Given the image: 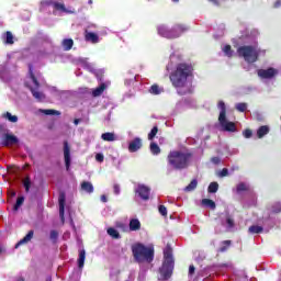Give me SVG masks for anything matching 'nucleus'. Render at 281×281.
<instances>
[{"instance_id": "nucleus-9", "label": "nucleus", "mask_w": 281, "mask_h": 281, "mask_svg": "<svg viewBox=\"0 0 281 281\" xmlns=\"http://www.w3.org/2000/svg\"><path fill=\"white\" fill-rule=\"evenodd\" d=\"M41 12H46L48 14H55L58 15V12H67V9H65V4L60 2H54L52 0H44L41 2L40 5Z\"/></svg>"}, {"instance_id": "nucleus-52", "label": "nucleus", "mask_w": 281, "mask_h": 281, "mask_svg": "<svg viewBox=\"0 0 281 281\" xmlns=\"http://www.w3.org/2000/svg\"><path fill=\"white\" fill-rule=\"evenodd\" d=\"M158 212L159 214H161V216H168V209L166 207V205H159Z\"/></svg>"}, {"instance_id": "nucleus-50", "label": "nucleus", "mask_w": 281, "mask_h": 281, "mask_svg": "<svg viewBox=\"0 0 281 281\" xmlns=\"http://www.w3.org/2000/svg\"><path fill=\"white\" fill-rule=\"evenodd\" d=\"M146 280V268L144 266H140V270L138 273V281H144Z\"/></svg>"}, {"instance_id": "nucleus-20", "label": "nucleus", "mask_w": 281, "mask_h": 281, "mask_svg": "<svg viewBox=\"0 0 281 281\" xmlns=\"http://www.w3.org/2000/svg\"><path fill=\"white\" fill-rule=\"evenodd\" d=\"M221 52H222L223 56H225L226 58H234V56H236V54H238L234 49H232V45H229V44H222Z\"/></svg>"}, {"instance_id": "nucleus-54", "label": "nucleus", "mask_w": 281, "mask_h": 281, "mask_svg": "<svg viewBox=\"0 0 281 281\" xmlns=\"http://www.w3.org/2000/svg\"><path fill=\"white\" fill-rule=\"evenodd\" d=\"M229 176V169L224 168L222 169L218 173L217 177H220L221 179H223L224 177H228Z\"/></svg>"}, {"instance_id": "nucleus-16", "label": "nucleus", "mask_w": 281, "mask_h": 281, "mask_svg": "<svg viewBox=\"0 0 281 281\" xmlns=\"http://www.w3.org/2000/svg\"><path fill=\"white\" fill-rule=\"evenodd\" d=\"M251 190V186L249 182H239L232 189L233 194L243 199L245 196V192H249Z\"/></svg>"}, {"instance_id": "nucleus-51", "label": "nucleus", "mask_w": 281, "mask_h": 281, "mask_svg": "<svg viewBox=\"0 0 281 281\" xmlns=\"http://www.w3.org/2000/svg\"><path fill=\"white\" fill-rule=\"evenodd\" d=\"M222 247H220L218 251L221 252H224V251H227V247H229V245H232V241L231 240H224L222 243Z\"/></svg>"}, {"instance_id": "nucleus-48", "label": "nucleus", "mask_w": 281, "mask_h": 281, "mask_svg": "<svg viewBox=\"0 0 281 281\" xmlns=\"http://www.w3.org/2000/svg\"><path fill=\"white\" fill-rule=\"evenodd\" d=\"M235 109L239 111V113H245L247 111V103H237L235 104Z\"/></svg>"}, {"instance_id": "nucleus-34", "label": "nucleus", "mask_w": 281, "mask_h": 281, "mask_svg": "<svg viewBox=\"0 0 281 281\" xmlns=\"http://www.w3.org/2000/svg\"><path fill=\"white\" fill-rule=\"evenodd\" d=\"M265 135H269V126H267V125H262L257 130V137L259 139H262V137H265Z\"/></svg>"}, {"instance_id": "nucleus-6", "label": "nucleus", "mask_w": 281, "mask_h": 281, "mask_svg": "<svg viewBox=\"0 0 281 281\" xmlns=\"http://www.w3.org/2000/svg\"><path fill=\"white\" fill-rule=\"evenodd\" d=\"M175 271V257L172 256V247L166 246L164 249V262L159 268L158 280H170Z\"/></svg>"}, {"instance_id": "nucleus-62", "label": "nucleus", "mask_w": 281, "mask_h": 281, "mask_svg": "<svg viewBox=\"0 0 281 281\" xmlns=\"http://www.w3.org/2000/svg\"><path fill=\"white\" fill-rule=\"evenodd\" d=\"M194 271H195L194 266H190L189 267V276H192L194 273Z\"/></svg>"}, {"instance_id": "nucleus-4", "label": "nucleus", "mask_w": 281, "mask_h": 281, "mask_svg": "<svg viewBox=\"0 0 281 281\" xmlns=\"http://www.w3.org/2000/svg\"><path fill=\"white\" fill-rule=\"evenodd\" d=\"M29 76L30 81L25 82V86L30 89L33 98L37 100V102H43L45 100V93L41 92V86L45 83V79H43V76L41 72H34V66L32 64H29Z\"/></svg>"}, {"instance_id": "nucleus-39", "label": "nucleus", "mask_w": 281, "mask_h": 281, "mask_svg": "<svg viewBox=\"0 0 281 281\" xmlns=\"http://www.w3.org/2000/svg\"><path fill=\"white\" fill-rule=\"evenodd\" d=\"M149 150L151 155H159L161 153V148H159V145H157V143H150Z\"/></svg>"}, {"instance_id": "nucleus-29", "label": "nucleus", "mask_w": 281, "mask_h": 281, "mask_svg": "<svg viewBox=\"0 0 281 281\" xmlns=\"http://www.w3.org/2000/svg\"><path fill=\"white\" fill-rule=\"evenodd\" d=\"M177 60H179V54L177 53H172L170 55V61L168 63L166 70L167 71H172L173 67H175V63H177Z\"/></svg>"}, {"instance_id": "nucleus-38", "label": "nucleus", "mask_w": 281, "mask_h": 281, "mask_svg": "<svg viewBox=\"0 0 281 281\" xmlns=\"http://www.w3.org/2000/svg\"><path fill=\"white\" fill-rule=\"evenodd\" d=\"M196 186H199V181L193 179L186 188L184 192H194L196 190Z\"/></svg>"}, {"instance_id": "nucleus-21", "label": "nucleus", "mask_w": 281, "mask_h": 281, "mask_svg": "<svg viewBox=\"0 0 281 281\" xmlns=\"http://www.w3.org/2000/svg\"><path fill=\"white\" fill-rule=\"evenodd\" d=\"M65 193H60L58 198L59 203V217L61 223H65V201H66Z\"/></svg>"}, {"instance_id": "nucleus-18", "label": "nucleus", "mask_w": 281, "mask_h": 281, "mask_svg": "<svg viewBox=\"0 0 281 281\" xmlns=\"http://www.w3.org/2000/svg\"><path fill=\"white\" fill-rule=\"evenodd\" d=\"M2 146H14V144H19V137L12 134H4L2 137Z\"/></svg>"}, {"instance_id": "nucleus-63", "label": "nucleus", "mask_w": 281, "mask_h": 281, "mask_svg": "<svg viewBox=\"0 0 281 281\" xmlns=\"http://www.w3.org/2000/svg\"><path fill=\"white\" fill-rule=\"evenodd\" d=\"M273 8H281V0H277L273 4Z\"/></svg>"}, {"instance_id": "nucleus-44", "label": "nucleus", "mask_w": 281, "mask_h": 281, "mask_svg": "<svg viewBox=\"0 0 281 281\" xmlns=\"http://www.w3.org/2000/svg\"><path fill=\"white\" fill-rule=\"evenodd\" d=\"M58 231L53 229L49 232V240H52L53 245H56V243H58Z\"/></svg>"}, {"instance_id": "nucleus-7", "label": "nucleus", "mask_w": 281, "mask_h": 281, "mask_svg": "<svg viewBox=\"0 0 281 281\" xmlns=\"http://www.w3.org/2000/svg\"><path fill=\"white\" fill-rule=\"evenodd\" d=\"M188 30L190 29L184 24H176L172 27L161 24L157 27V32L162 38H179V36L186 34Z\"/></svg>"}, {"instance_id": "nucleus-24", "label": "nucleus", "mask_w": 281, "mask_h": 281, "mask_svg": "<svg viewBox=\"0 0 281 281\" xmlns=\"http://www.w3.org/2000/svg\"><path fill=\"white\" fill-rule=\"evenodd\" d=\"M187 110H188V108L186 105V101H184V99H182L176 103V106H175L173 111L171 112V115H179V113H183V111H187Z\"/></svg>"}, {"instance_id": "nucleus-1", "label": "nucleus", "mask_w": 281, "mask_h": 281, "mask_svg": "<svg viewBox=\"0 0 281 281\" xmlns=\"http://www.w3.org/2000/svg\"><path fill=\"white\" fill-rule=\"evenodd\" d=\"M238 43L241 46L237 48V56L247 63V65L244 66V69L246 71L256 69L255 63H258L260 56H265V54H267V50L258 46V36L256 35V31H243L238 38Z\"/></svg>"}, {"instance_id": "nucleus-53", "label": "nucleus", "mask_w": 281, "mask_h": 281, "mask_svg": "<svg viewBox=\"0 0 281 281\" xmlns=\"http://www.w3.org/2000/svg\"><path fill=\"white\" fill-rule=\"evenodd\" d=\"M243 135H244L245 139H251V137L254 136V132L251 130L247 128L243 132Z\"/></svg>"}, {"instance_id": "nucleus-58", "label": "nucleus", "mask_w": 281, "mask_h": 281, "mask_svg": "<svg viewBox=\"0 0 281 281\" xmlns=\"http://www.w3.org/2000/svg\"><path fill=\"white\" fill-rule=\"evenodd\" d=\"M95 160L99 161V164H102V161H104V154H97L95 155Z\"/></svg>"}, {"instance_id": "nucleus-2", "label": "nucleus", "mask_w": 281, "mask_h": 281, "mask_svg": "<svg viewBox=\"0 0 281 281\" xmlns=\"http://www.w3.org/2000/svg\"><path fill=\"white\" fill-rule=\"evenodd\" d=\"M192 71L194 68L190 63H179L176 65V69L171 71L170 82L179 95L192 93Z\"/></svg>"}, {"instance_id": "nucleus-36", "label": "nucleus", "mask_w": 281, "mask_h": 281, "mask_svg": "<svg viewBox=\"0 0 281 281\" xmlns=\"http://www.w3.org/2000/svg\"><path fill=\"white\" fill-rule=\"evenodd\" d=\"M149 93H151V95H161V93H164V88H161L157 85H153L149 88Z\"/></svg>"}, {"instance_id": "nucleus-15", "label": "nucleus", "mask_w": 281, "mask_h": 281, "mask_svg": "<svg viewBox=\"0 0 281 281\" xmlns=\"http://www.w3.org/2000/svg\"><path fill=\"white\" fill-rule=\"evenodd\" d=\"M220 221L226 232H232L234 229V217L229 214V211H224L220 215Z\"/></svg>"}, {"instance_id": "nucleus-40", "label": "nucleus", "mask_w": 281, "mask_h": 281, "mask_svg": "<svg viewBox=\"0 0 281 281\" xmlns=\"http://www.w3.org/2000/svg\"><path fill=\"white\" fill-rule=\"evenodd\" d=\"M210 194H216L218 192V182H211L207 188Z\"/></svg>"}, {"instance_id": "nucleus-60", "label": "nucleus", "mask_w": 281, "mask_h": 281, "mask_svg": "<svg viewBox=\"0 0 281 281\" xmlns=\"http://www.w3.org/2000/svg\"><path fill=\"white\" fill-rule=\"evenodd\" d=\"M113 192L114 194H116V196L120 195V192H121L120 184H114Z\"/></svg>"}, {"instance_id": "nucleus-13", "label": "nucleus", "mask_w": 281, "mask_h": 281, "mask_svg": "<svg viewBox=\"0 0 281 281\" xmlns=\"http://www.w3.org/2000/svg\"><path fill=\"white\" fill-rule=\"evenodd\" d=\"M43 40V49L37 52V58H45L46 56L54 54V43H52V38H49L47 35H44Z\"/></svg>"}, {"instance_id": "nucleus-28", "label": "nucleus", "mask_w": 281, "mask_h": 281, "mask_svg": "<svg viewBox=\"0 0 281 281\" xmlns=\"http://www.w3.org/2000/svg\"><path fill=\"white\" fill-rule=\"evenodd\" d=\"M142 229V223L137 218H132L130 221V232H139Z\"/></svg>"}, {"instance_id": "nucleus-46", "label": "nucleus", "mask_w": 281, "mask_h": 281, "mask_svg": "<svg viewBox=\"0 0 281 281\" xmlns=\"http://www.w3.org/2000/svg\"><path fill=\"white\" fill-rule=\"evenodd\" d=\"M157 133H159V127L154 126L148 134L149 142H153L155 139V137H157Z\"/></svg>"}, {"instance_id": "nucleus-64", "label": "nucleus", "mask_w": 281, "mask_h": 281, "mask_svg": "<svg viewBox=\"0 0 281 281\" xmlns=\"http://www.w3.org/2000/svg\"><path fill=\"white\" fill-rule=\"evenodd\" d=\"M101 201H102V203H106V201H109V199H106V195H101Z\"/></svg>"}, {"instance_id": "nucleus-17", "label": "nucleus", "mask_w": 281, "mask_h": 281, "mask_svg": "<svg viewBox=\"0 0 281 281\" xmlns=\"http://www.w3.org/2000/svg\"><path fill=\"white\" fill-rule=\"evenodd\" d=\"M64 159L67 172H69L71 168V149L69 148V143L67 140L64 142Z\"/></svg>"}, {"instance_id": "nucleus-37", "label": "nucleus", "mask_w": 281, "mask_h": 281, "mask_svg": "<svg viewBox=\"0 0 281 281\" xmlns=\"http://www.w3.org/2000/svg\"><path fill=\"white\" fill-rule=\"evenodd\" d=\"M183 100L187 109H196V100L194 98H186Z\"/></svg>"}, {"instance_id": "nucleus-22", "label": "nucleus", "mask_w": 281, "mask_h": 281, "mask_svg": "<svg viewBox=\"0 0 281 281\" xmlns=\"http://www.w3.org/2000/svg\"><path fill=\"white\" fill-rule=\"evenodd\" d=\"M109 89V82H101L99 87L92 90V98H100Z\"/></svg>"}, {"instance_id": "nucleus-43", "label": "nucleus", "mask_w": 281, "mask_h": 281, "mask_svg": "<svg viewBox=\"0 0 281 281\" xmlns=\"http://www.w3.org/2000/svg\"><path fill=\"white\" fill-rule=\"evenodd\" d=\"M249 234H262L263 228L262 226L252 225L248 228Z\"/></svg>"}, {"instance_id": "nucleus-3", "label": "nucleus", "mask_w": 281, "mask_h": 281, "mask_svg": "<svg viewBox=\"0 0 281 281\" xmlns=\"http://www.w3.org/2000/svg\"><path fill=\"white\" fill-rule=\"evenodd\" d=\"M168 166L173 170H186L192 164V153L188 150H172L167 156Z\"/></svg>"}, {"instance_id": "nucleus-11", "label": "nucleus", "mask_w": 281, "mask_h": 281, "mask_svg": "<svg viewBox=\"0 0 281 281\" xmlns=\"http://www.w3.org/2000/svg\"><path fill=\"white\" fill-rule=\"evenodd\" d=\"M14 67H10L8 64L0 65V80L5 85H10L13 78L16 76V71Z\"/></svg>"}, {"instance_id": "nucleus-42", "label": "nucleus", "mask_w": 281, "mask_h": 281, "mask_svg": "<svg viewBox=\"0 0 281 281\" xmlns=\"http://www.w3.org/2000/svg\"><path fill=\"white\" fill-rule=\"evenodd\" d=\"M108 234L111 236V238L120 239L122 236H120V232L117 229L110 227L106 229Z\"/></svg>"}, {"instance_id": "nucleus-12", "label": "nucleus", "mask_w": 281, "mask_h": 281, "mask_svg": "<svg viewBox=\"0 0 281 281\" xmlns=\"http://www.w3.org/2000/svg\"><path fill=\"white\" fill-rule=\"evenodd\" d=\"M279 75H280V69L273 68V67H268L266 69L257 70V76L261 80H274V78H278Z\"/></svg>"}, {"instance_id": "nucleus-33", "label": "nucleus", "mask_w": 281, "mask_h": 281, "mask_svg": "<svg viewBox=\"0 0 281 281\" xmlns=\"http://www.w3.org/2000/svg\"><path fill=\"white\" fill-rule=\"evenodd\" d=\"M61 47L65 52H69L71 49V47H74V40L72 38L63 40Z\"/></svg>"}, {"instance_id": "nucleus-41", "label": "nucleus", "mask_w": 281, "mask_h": 281, "mask_svg": "<svg viewBox=\"0 0 281 281\" xmlns=\"http://www.w3.org/2000/svg\"><path fill=\"white\" fill-rule=\"evenodd\" d=\"M3 117L5 120H8L9 122H12V124H16V122H19V116L12 115V113H10V112L4 113Z\"/></svg>"}, {"instance_id": "nucleus-30", "label": "nucleus", "mask_w": 281, "mask_h": 281, "mask_svg": "<svg viewBox=\"0 0 281 281\" xmlns=\"http://www.w3.org/2000/svg\"><path fill=\"white\" fill-rule=\"evenodd\" d=\"M2 41L5 43V45H13L14 44V35H12V32L8 31L2 35Z\"/></svg>"}, {"instance_id": "nucleus-61", "label": "nucleus", "mask_w": 281, "mask_h": 281, "mask_svg": "<svg viewBox=\"0 0 281 281\" xmlns=\"http://www.w3.org/2000/svg\"><path fill=\"white\" fill-rule=\"evenodd\" d=\"M211 161L215 166H218V164H221V157H213V158H211Z\"/></svg>"}, {"instance_id": "nucleus-56", "label": "nucleus", "mask_w": 281, "mask_h": 281, "mask_svg": "<svg viewBox=\"0 0 281 281\" xmlns=\"http://www.w3.org/2000/svg\"><path fill=\"white\" fill-rule=\"evenodd\" d=\"M23 186H24V188H25V191L26 192H30V188H32V181H30V179H25V180H23Z\"/></svg>"}, {"instance_id": "nucleus-8", "label": "nucleus", "mask_w": 281, "mask_h": 281, "mask_svg": "<svg viewBox=\"0 0 281 281\" xmlns=\"http://www.w3.org/2000/svg\"><path fill=\"white\" fill-rule=\"evenodd\" d=\"M217 109L220 111L218 123L222 131L236 133V124L227 120V106L225 105V101H218Z\"/></svg>"}, {"instance_id": "nucleus-19", "label": "nucleus", "mask_w": 281, "mask_h": 281, "mask_svg": "<svg viewBox=\"0 0 281 281\" xmlns=\"http://www.w3.org/2000/svg\"><path fill=\"white\" fill-rule=\"evenodd\" d=\"M85 41L91 43L92 45H98L100 43V35L91 31H85Z\"/></svg>"}, {"instance_id": "nucleus-31", "label": "nucleus", "mask_w": 281, "mask_h": 281, "mask_svg": "<svg viewBox=\"0 0 281 281\" xmlns=\"http://www.w3.org/2000/svg\"><path fill=\"white\" fill-rule=\"evenodd\" d=\"M81 190L86 192L87 194H93V183L89 181H83L81 183Z\"/></svg>"}, {"instance_id": "nucleus-47", "label": "nucleus", "mask_w": 281, "mask_h": 281, "mask_svg": "<svg viewBox=\"0 0 281 281\" xmlns=\"http://www.w3.org/2000/svg\"><path fill=\"white\" fill-rule=\"evenodd\" d=\"M271 212H273V214H280V212H281V201L280 202H274L271 205Z\"/></svg>"}, {"instance_id": "nucleus-35", "label": "nucleus", "mask_w": 281, "mask_h": 281, "mask_svg": "<svg viewBox=\"0 0 281 281\" xmlns=\"http://www.w3.org/2000/svg\"><path fill=\"white\" fill-rule=\"evenodd\" d=\"M203 207H207L209 210H216V202L211 199H203L202 200Z\"/></svg>"}, {"instance_id": "nucleus-57", "label": "nucleus", "mask_w": 281, "mask_h": 281, "mask_svg": "<svg viewBox=\"0 0 281 281\" xmlns=\"http://www.w3.org/2000/svg\"><path fill=\"white\" fill-rule=\"evenodd\" d=\"M220 271H223V269H232V263H220L215 266Z\"/></svg>"}, {"instance_id": "nucleus-25", "label": "nucleus", "mask_w": 281, "mask_h": 281, "mask_svg": "<svg viewBox=\"0 0 281 281\" xmlns=\"http://www.w3.org/2000/svg\"><path fill=\"white\" fill-rule=\"evenodd\" d=\"M258 204V196H256V194H250V196L248 198V200L243 202L244 207H256V205Z\"/></svg>"}, {"instance_id": "nucleus-45", "label": "nucleus", "mask_w": 281, "mask_h": 281, "mask_svg": "<svg viewBox=\"0 0 281 281\" xmlns=\"http://www.w3.org/2000/svg\"><path fill=\"white\" fill-rule=\"evenodd\" d=\"M23 203H25V196L23 195H20L18 199H16V202L13 206V210L14 212H18V210L21 207V205H23Z\"/></svg>"}, {"instance_id": "nucleus-14", "label": "nucleus", "mask_w": 281, "mask_h": 281, "mask_svg": "<svg viewBox=\"0 0 281 281\" xmlns=\"http://www.w3.org/2000/svg\"><path fill=\"white\" fill-rule=\"evenodd\" d=\"M81 66L87 71H90V74H94L97 80H99V82H102L103 80L102 77L104 76V69H95V65L87 61V59H81Z\"/></svg>"}, {"instance_id": "nucleus-32", "label": "nucleus", "mask_w": 281, "mask_h": 281, "mask_svg": "<svg viewBox=\"0 0 281 281\" xmlns=\"http://www.w3.org/2000/svg\"><path fill=\"white\" fill-rule=\"evenodd\" d=\"M101 139H103V142H116L117 136H115V133L106 132L101 135Z\"/></svg>"}, {"instance_id": "nucleus-27", "label": "nucleus", "mask_w": 281, "mask_h": 281, "mask_svg": "<svg viewBox=\"0 0 281 281\" xmlns=\"http://www.w3.org/2000/svg\"><path fill=\"white\" fill-rule=\"evenodd\" d=\"M34 238V231H30L25 237H23L16 245H15V249H19V247H21V245H27V243H30V240H32Z\"/></svg>"}, {"instance_id": "nucleus-5", "label": "nucleus", "mask_w": 281, "mask_h": 281, "mask_svg": "<svg viewBox=\"0 0 281 281\" xmlns=\"http://www.w3.org/2000/svg\"><path fill=\"white\" fill-rule=\"evenodd\" d=\"M132 254L138 265H142V262L150 265L155 260V247L146 246L142 243L132 245Z\"/></svg>"}, {"instance_id": "nucleus-23", "label": "nucleus", "mask_w": 281, "mask_h": 281, "mask_svg": "<svg viewBox=\"0 0 281 281\" xmlns=\"http://www.w3.org/2000/svg\"><path fill=\"white\" fill-rule=\"evenodd\" d=\"M142 148V138L135 137L128 143V150L131 153H137Z\"/></svg>"}, {"instance_id": "nucleus-49", "label": "nucleus", "mask_w": 281, "mask_h": 281, "mask_svg": "<svg viewBox=\"0 0 281 281\" xmlns=\"http://www.w3.org/2000/svg\"><path fill=\"white\" fill-rule=\"evenodd\" d=\"M40 113H44V115H60V112L56 110H40Z\"/></svg>"}, {"instance_id": "nucleus-59", "label": "nucleus", "mask_w": 281, "mask_h": 281, "mask_svg": "<svg viewBox=\"0 0 281 281\" xmlns=\"http://www.w3.org/2000/svg\"><path fill=\"white\" fill-rule=\"evenodd\" d=\"M125 281H135V270H132L130 272L128 278Z\"/></svg>"}, {"instance_id": "nucleus-55", "label": "nucleus", "mask_w": 281, "mask_h": 281, "mask_svg": "<svg viewBox=\"0 0 281 281\" xmlns=\"http://www.w3.org/2000/svg\"><path fill=\"white\" fill-rule=\"evenodd\" d=\"M223 34H225V24L220 25V32H218V34L214 35V38H221V36H223Z\"/></svg>"}, {"instance_id": "nucleus-10", "label": "nucleus", "mask_w": 281, "mask_h": 281, "mask_svg": "<svg viewBox=\"0 0 281 281\" xmlns=\"http://www.w3.org/2000/svg\"><path fill=\"white\" fill-rule=\"evenodd\" d=\"M150 187L144 183H138L134 187V199L135 201H150Z\"/></svg>"}, {"instance_id": "nucleus-26", "label": "nucleus", "mask_w": 281, "mask_h": 281, "mask_svg": "<svg viewBox=\"0 0 281 281\" xmlns=\"http://www.w3.org/2000/svg\"><path fill=\"white\" fill-rule=\"evenodd\" d=\"M86 259H87V251H85V249L79 250V257L77 260L79 271H82V269H85Z\"/></svg>"}]
</instances>
